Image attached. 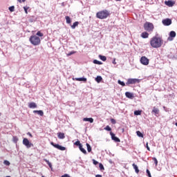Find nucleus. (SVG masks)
Segmentation results:
<instances>
[{"label": "nucleus", "mask_w": 177, "mask_h": 177, "mask_svg": "<svg viewBox=\"0 0 177 177\" xmlns=\"http://www.w3.org/2000/svg\"><path fill=\"white\" fill-rule=\"evenodd\" d=\"M112 63L113 64H117V62H115V58L113 59Z\"/></svg>", "instance_id": "48"}, {"label": "nucleus", "mask_w": 177, "mask_h": 177, "mask_svg": "<svg viewBox=\"0 0 177 177\" xmlns=\"http://www.w3.org/2000/svg\"><path fill=\"white\" fill-rule=\"evenodd\" d=\"M162 24H163V26H171L172 24V19H169V18H166L165 19L162 20Z\"/></svg>", "instance_id": "9"}, {"label": "nucleus", "mask_w": 177, "mask_h": 177, "mask_svg": "<svg viewBox=\"0 0 177 177\" xmlns=\"http://www.w3.org/2000/svg\"><path fill=\"white\" fill-rule=\"evenodd\" d=\"M93 164H94V165H97L99 164V162H97L95 159H93Z\"/></svg>", "instance_id": "44"}, {"label": "nucleus", "mask_w": 177, "mask_h": 177, "mask_svg": "<svg viewBox=\"0 0 177 177\" xmlns=\"http://www.w3.org/2000/svg\"><path fill=\"white\" fill-rule=\"evenodd\" d=\"M141 1H146V0H141Z\"/></svg>", "instance_id": "56"}, {"label": "nucleus", "mask_w": 177, "mask_h": 177, "mask_svg": "<svg viewBox=\"0 0 177 177\" xmlns=\"http://www.w3.org/2000/svg\"><path fill=\"white\" fill-rule=\"evenodd\" d=\"M18 2H19L20 3H21V0H17Z\"/></svg>", "instance_id": "52"}, {"label": "nucleus", "mask_w": 177, "mask_h": 177, "mask_svg": "<svg viewBox=\"0 0 177 177\" xmlns=\"http://www.w3.org/2000/svg\"><path fill=\"white\" fill-rule=\"evenodd\" d=\"M165 5H166V6H168L169 8H172L173 6H175V1H172V0L165 1Z\"/></svg>", "instance_id": "10"}, {"label": "nucleus", "mask_w": 177, "mask_h": 177, "mask_svg": "<svg viewBox=\"0 0 177 177\" xmlns=\"http://www.w3.org/2000/svg\"><path fill=\"white\" fill-rule=\"evenodd\" d=\"M34 114H38V115H40V117H43L44 115V111L39 110V111H33Z\"/></svg>", "instance_id": "14"}, {"label": "nucleus", "mask_w": 177, "mask_h": 177, "mask_svg": "<svg viewBox=\"0 0 177 177\" xmlns=\"http://www.w3.org/2000/svg\"><path fill=\"white\" fill-rule=\"evenodd\" d=\"M29 109H37V104L35 102H30L28 104Z\"/></svg>", "instance_id": "17"}, {"label": "nucleus", "mask_w": 177, "mask_h": 177, "mask_svg": "<svg viewBox=\"0 0 177 177\" xmlns=\"http://www.w3.org/2000/svg\"><path fill=\"white\" fill-rule=\"evenodd\" d=\"M144 28L146 31H153V30H154V25H153L152 23L146 22L144 24Z\"/></svg>", "instance_id": "4"}, {"label": "nucleus", "mask_w": 177, "mask_h": 177, "mask_svg": "<svg viewBox=\"0 0 177 177\" xmlns=\"http://www.w3.org/2000/svg\"><path fill=\"white\" fill-rule=\"evenodd\" d=\"M99 168H100V169L101 171L104 170V166H103V164H102V163H100V164H99Z\"/></svg>", "instance_id": "35"}, {"label": "nucleus", "mask_w": 177, "mask_h": 177, "mask_svg": "<svg viewBox=\"0 0 177 177\" xmlns=\"http://www.w3.org/2000/svg\"><path fill=\"white\" fill-rule=\"evenodd\" d=\"M111 122H112V124H115V120L111 119Z\"/></svg>", "instance_id": "46"}, {"label": "nucleus", "mask_w": 177, "mask_h": 177, "mask_svg": "<svg viewBox=\"0 0 177 177\" xmlns=\"http://www.w3.org/2000/svg\"><path fill=\"white\" fill-rule=\"evenodd\" d=\"M22 2H26V0H22Z\"/></svg>", "instance_id": "54"}, {"label": "nucleus", "mask_w": 177, "mask_h": 177, "mask_svg": "<svg viewBox=\"0 0 177 177\" xmlns=\"http://www.w3.org/2000/svg\"><path fill=\"white\" fill-rule=\"evenodd\" d=\"M22 143L27 149H30L34 146V145L31 143L28 138H24Z\"/></svg>", "instance_id": "6"}, {"label": "nucleus", "mask_w": 177, "mask_h": 177, "mask_svg": "<svg viewBox=\"0 0 177 177\" xmlns=\"http://www.w3.org/2000/svg\"><path fill=\"white\" fill-rule=\"evenodd\" d=\"M74 145H75V146H78L79 148L82 146V144H81V142H80V140L76 141L74 143Z\"/></svg>", "instance_id": "29"}, {"label": "nucleus", "mask_w": 177, "mask_h": 177, "mask_svg": "<svg viewBox=\"0 0 177 177\" xmlns=\"http://www.w3.org/2000/svg\"><path fill=\"white\" fill-rule=\"evenodd\" d=\"M36 35H37V37H44V33L41 32L40 31H38L36 33Z\"/></svg>", "instance_id": "37"}, {"label": "nucleus", "mask_w": 177, "mask_h": 177, "mask_svg": "<svg viewBox=\"0 0 177 177\" xmlns=\"http://www.w3.org/2000/svg\"><path fill=\"white\" fill-rule=\"evenodd\" d=\"M29 41L32 45H34V46H38V45L41 44V39L37 35L30 36Z\"/></svg>", "instance_id": "3"}, {"label": "nucleus", "mask_w": 177, "mask_h": 177, "mask_svg": "<svg viewBox=\"0 0 177 177\" xmlns=\"http://www.w3.org/2000/svg\"><path fill=\"white\" fill-rule=\"evenodd\" d=\"M45 162L48 165V167L52 169V163L49 162L47 159H44Z\"/></svg>", "instance_id": "33"}, {"label": "nucleus", "mask_w": 177, "mask_h": 177, "mask_svg": "<svg viewBox=\"0 0 177 177\" xmlns=\"http://www.w3.org/2000/svg\"><path fill=\"white\" fill-rule=\"evenodd\" d=\"M102 80H103V78L102 77V76H97L95 77V81L96 82L99 83L102 81Z\"/></svg>", "instance_id": "28"}, {"label": "nucleus", "mask_w": 177, "mask_h": 177, "mask_svg": "<svg viewBox=\"0 0 177 177\" xmlns=\"http://www.w3.org/2000/svg\"><path fill=\"white\" fill-rule=\"evenodd\" d=\"M133 169H135L136 174H138L139 172V167H138V165H136L135 163L133 165Z\"/></svg>", "instance_id": "21"}, {"label": "nucleus", "mask_w": 177, "mask_h": 177, "mask_svg": "<svg viewBox=\"0 0 177 177\" xmlns=\"http://www.w3.org/2000/svg\"><path fill=\"white\" fill-rule=\"evenodd\" d=\"M57 136L59 139H64V138H66V136H64V133H62V132L57 133Z\"/></svg>", "instance_id": "18"}, {"label": "nucleus", "mask_w": 177, "mask_h": 177, "mask_svg": "<svg viewBox=\"0 0 177 177\" xmlns=\"http://www.w3.org/2000/svg\"><path fill=\"white\" fill-rule=\"evenodd\" d=\"M80 151L83 153V154H87L88 153L86 152V150L82 147V145L79 148Z\"/></svg>", "instance_id": "27"}, {"label": "nucleus", "mask_w": 177, "mask_h": 177, "mask_svg": "<svg viewBox=\"0 0 177 177\" xmlns=\"http://www.w3.org/2000/svg\"><path fill=\"white\" fill-rule=\"evenodd\" d=\"M78 24H80V22L75 21V22L73 23V24L71 26V28H72L73 30H75V27H77Z\"/></svg>", "instance_id": "24"}, {"label": "nucleus", "mask_w": 177, "mask_h": 177, "mask_svg": "<svg viewBox=\"0 0 177 177\" xmlns=\"http://www.w3.org/2000/svg\"><path fill=\"white\" fill-rule=\"evenodd\" d=\"M110 16V12L107 10H104L97 12L96 17L97 19H101L102 20L107 19Z\"/></svg>", "instance_id": "2"}, {"label": "nucleus", "mask_w": 177, "mask_h": 177, "mask_svg": "<svg viewBox=\"0 0 177 177\" xmlns=\"http://www.w3.org/2000/svg\"><path fill=\"white\" fill-rule=\"evenodd\" d=\"M140 62L141 64H143V66H149V63L150 60L149 59V58H147L145 56H142L140 58Z\"/></svg>", "instance_id": "8"}, {"label": "nucleus", "mask_w": 177, "mask_h": 177, "mask_svg": "<svg viewBox=\"0 0 177 177\" xmlns=\"http://www.w3.org/2000/svg\"><path fill=\"white\" fill-rule=\"evenodd\" d=\"M126 97H128V99H133V93L131 92H126L125 93Z\"/></svg>", "instance_id": "13"}, {"label": "nucleus", "mask_w": 177, "mask_h": 177, "mask_svg": "<svg viewBox=\"0 0 177 177\" xmlns=\"http://www.w3.org/2000/svg\"><path fill=\"white\" fill-rule=\"evenodd\" d=\"M176 127H177V122L175 123Z\"/></svg>", "instance_id": "55"}, {"label": "nucleus", "mask_w": 177, "mask_h": 177, "mask_svg": "<svg viewBox=\"0 0 177 177\" xmlns=\"http://www.w3.org/2000/svg\"><path fill=\"white\" fill-rule=\"evenodd\" d=\"M27 135H28L29 136H30V138H32V134H31V133L28 132Z\"/></svg>", "instance_id": "49"}, {"label": "nucleus", "mask_w": 177, "mask_h": 177, "mask_svg": "<svg viewBox=\"0 0 177 177\" xmlns=\"http://www.w3.org/2000/svg\"><path fill=\"white\" fill-rule=\"evenodd\" d=\"M83 121L90 122V124H93V118H84Z\"/></svg>", "instance_id": "16"}, {"label": "nucleus", "mask_w": 177, "mask_h": 177, "mask_svg": "<svg viewBox=\"0 0 177 177\" xmlns=\"http://www.w3.org/2000/svg\"><path fill=\"white\" fill-rule=\"evenodd\" d=\"M109 162H110V164H113V160H109Z\"/></svg>", "instance_id": "51"}, {"label": "nucleus", "mask_w": 177, "mask_h": 177, "mask_svg": "<svg viewBox=\"0 0 177 177\" xmlns=\"http://www.w3.org/2000/svg\"><path fill=\"white\" fill-rule=\"evenodd\" d=\"M76 81H82L83 82H86V77H76Z\"/></svg>", "instance_id": "20"}, {"label": "nucleus", "mask_w": 177, "mask_h": 177, "mask_svg": "<svg viewBox=\"0 0 177 177\" xmlns=\"http://www.w3.org/2000/svg\"><path fill=\"white\" fill-rule=\"evenodd\" d=\"M50 145L53 146L55 149H57V150H61V151H64L66 150V147H63L59 144H55V142H51Z\"/></svg>", "instance_id": "7"}, {"label": "nucleus", "mask_w": 177, "mask_h": 177, "mask_svg": "<svg viewBox=\"0 0 177 177\" xmlns=\"http://www.w3.org/2000/svg\"><path fill=\"white\" fill-rule=\"evenodd\" d=\"M65 19L66 21L67 24H71V18H70V17L66 16Z\"/></svg>", "instance_id": "22"}, {"label": "nucleus", "mask_w": 177, "mask_h": 177, "mask_svg": "<svg viewBox=\"0 0 177 177\" xmlns=\"http://www.w3.org/2000/svg\"><path fill=\"white\" fill-rule=\"evenodd\" d=\"M136 133H137V136H138V138H143V133H142V132L137 131Z\"/></svg>", "instance_id": "30"}, {"label": "nucleus", "mask_w": 177, "mask_h": 177, "mask_svg": "<svg viewBox=\"0 0 177 177\" xmlns=\"http://www.w3.org/2000/svg\"><path fill=\"white\" fill-rule=\"evenodd\" d=\"M145 147H146V149H147L149 151H150V147H149V142H147V143H146Z\"/></svg>", "instance_id": "43"}, {"label": "nucleus", "mask_w": 177, "mask_h": 177, "mask_svg": "<svg viewBox=\"0 0 177 177\" xmlns=\"http://www.w3.org/2000/svg\"><path fill=\"white\" fill-rule=\"evenodd\" d=\"M3 164H4V165L9 166V165H10V162H9V160H4Z\"/></svg>", "instance_id": "38"}, {"label": "nucleus", "mask_w": 177, "mask_h": 177, "mask_svg": "<svg viewBox=\"0 0 177 177\" xmlns=\"http://www.w3.org/2000/svg\"><path fill=\"white\" fill-rule=\"evenodd\" d=\"M95 177H102V176L100 174H97V175H95Z\"/></svg>", "instance_id": "50"}, {"label": "nucleus", "mask_w": 177, "mask_h": 177, "mask_svg": "<svg viewBox=\"0 0 177 177\" xmlns=\"http://www.w3.org/2000/svg\"><path fill=\"white\" fill-rule=\"evenodd\" d=\"M24 10L25 11V13H28V12L27 10H28V7H24Z\"/></svg>", "instance_id": "45"}, {"label": "nucleus", "mask_w": 177, "mask_h": 177, "mask_svg": "<svg viewBox=\"0 0 177 177\" xmlns=\"http://www.w3.org/2000/svg\"><path fill=\"white\" fill-rule=\"evenodd\" d=\"M62 177H70V175L68 174H64L62 176Z\"/></svg>", "instance_id": "47"}, {"label": "nucleus", "mask_w": 177, "mask_h": 177, "mask_svg": "<svg viewBox=\"0 0 177 177\" xmlns=\"http://www.w3.org/2000/svg\"><path fill=\"white\" fill-rule=\"evenodd\" d=\"M118 84H119V85H121L122 86H125V82L121 81V80H118Z\"/></svg>", "instance_id": "32"}, {"label": "nucleus", "mask_w": 177, "mask_h": 177, "mask_svg": "<svg viewBox=\"0 0 177 177\" xmlns=\"http://www.w3.org/2000/svg\"><path fill=\"white\" fill-rule=\"evenodd\" d=\"M0 115H1V113H0Z\"/></svg>", "instance_id": "57"}, {"label": "nucleus", "mask_w": 177, "mask_h": 177, "mask_svg": "<svg viewBox=\"0 0 177 177\" xmlns=\"http://www.w3.org/2000/svg\"><path fill=\"white\" fill-rule=\"evenodd\" d=\"M141 37L142 38L146 39V38H149V32H144L141 34Z\"/></svg>", "instance_id": "19"}, {"label": "nucleus", "mask_w": 177, "mask_h": 177, "mask_svg": "<svg viewBox=\"0 0 177 177\" xmlns=\"http://www.w3.org/2000/svg\"><path fill=\"white\" fill-rule=\"evenodd\" d=\"M169 37H168V41H174V39L175 38V37H176V32L174 30H171L170 32H169Z\"/></svg>", "instance_id": "11"}, {"label": "nucleus", "mask_w": 177, "mask_h": 177, "mask_svg": "<svg viewBox=\"0 0 177 177\" xmlns=\"http://www.w3.org/2000/svg\"><path fill=\"white\" fill-rule=\"evenodd\" d=\"M153 161H154L155 165L156 167H157V165H158V160H157L156 158H152Z\"/></svg>", "instance_id": "34"}, {"label": "nucleus", "mask_w": 177, "mask_h": 177, "mask_svg": "<svg viewBox=\"0 0 177 177\" xmlns=\"http://www.w3.org/2000/svg\"><path fill=\"white\" fill-rule=\"evenodd\" d=\"M86 145L87 147L88 153H91V151H92V147H91V145H89L88 143H86Z\"/></svg>", "instance_id": "23"}, {"label": "nucleus", "mask_w": 177, "mask_h": 177, "mask_svg": "<svg viewBox=\"0 0 177 177\" xmlns=\"http://www.w3.org/2000/svg\"><path fill=\"white\" fill-rule=\"evenodd\" d=\"M140 114H142V111H134V115H140Z\"/></svg>", "instance_id": "31"}, {"label": "nucleus", "mask_w": 177, "mask_h": 177, "mask_svg": "<svg viewBox=\"0 0 177 177\" xmlns=\"http://www.w3.org/2000/svg\"><path fill=\"white\" fill-rule=\"evenodd\" d=\"M152 113H153L155 114V115L157 117V115L160 114V109L158 108H156V106H154L153 108Z\"/></svg>", "instance_id": "15"}, {"label": "nucleus", "mask_w": 177, "mask_h": 177, "mask_svg": "<svg viewBox=\"0 0 177 177\" xmlns=\"http://www.w3.org/2000/svg\"><path fill=\"white\" fill-rule=\"evenodd\" d=\"M99 58L100 59V60H102V62H106V60H107V57H106V56L104 55H99Z\"/></svg>", "instance_id": "25"}, {"label": "nucleus", "mask_w": 177, "mask_h": 177, "mask_svg": "<svg viewBox=\"0 0 177 177\" xmlns=\"http://www.w3.org/2000/svg\"><path fill=\"white\" fill-rule=\"evenodd\" d=\"M75 53H76L75 51H71L67 54V56H71V55H74Z\"/></svg>", "instance_id": "42"}, {"label": "nucleus", "mask_w": 177, "mask_h": 177, "mask_svg": "<svg viewBox=\"0 0 177 177\" xmlns=\"http://www.w3.org/2000/svg\"><path fill=\"white\" fill-rule=\"evenodd\" d=\"M115 1H117L118 2H120V1H122V0H115Z\"/></svg>", "instance_id": "53"}, {"label": "nucleus", "mask_w": 177, "mask_h": 177, "mask_svg": "<svg viewBox=\"0 0 177 177\" xmlns=\"http://www.w3.org/2000/svg\"><path fill=\"white\" fill-rule=\"evenodd\" d=\"M93 63H94V64H98V65H102L103 64V63L97 59H94L93 61Z\"/></svg>", "instance_id": "26"}, {"label": "nucleus", "mask_w": 177, "mask_h": 177, "mask_svg": "<svg viewBox=\"0 0 177 177\" xmlns=\"http://www.w3.org/2000/svg\"><path fill=\"white\" fill-rule=\"evenodd\" d=\"M110 135H111V138L112 140H113L116 142H121V140H120V138H118V137L115 136V134L114 133L111 131Z\"/></svg>", "instance_id": "12"}, {"label": "nucleus", "mask_w": 177, "mask_h": 177, "mask_svg": "<svg viewBox=\"0 0 177 177\" xmlns=\"http://www.w3.org/2000/svg\"><path fill=\"white\" fill-rule=\"evenodd\" d=\"M8 10H10V12H15V6L9 7Z\"/></svg>", "instance_id": "36"}, {"label": "nucleus", "mask_w": 177, "mask_h": 177, "mask_svg": "<svg viewBox=\"0 0 177 177\" xmlns=\"http://www.w3.org/2000/svg\"><path fill=\"white\" fill-rule=\"evenodd\" d=\"M105 131H108L109 132H110L111 131V127H110V126H106V127H104Z\"/></svg>", "instance_id": "39"}, {"label": "nucleus", "mask_w": 177, "mask_h": 177, "mask_svg": "<svg viewBox=\"0 0 177 177\" xmlns=\"http://www.w3.org/2000/svg\"><path fill=\"white\" fill-rule=\"evenodd\" d=\"M162 44H164V40L161 37L156 36L152 37L150 41L151 46L155 48H161Z\"/></svg>", "instance_id": "1"}, {"label": "nucleus", "mask_w": 177, "mask_h": 177, "mask_svg": "<svg viewBox=\"0 0 177 177\" xmlns=\"http://www.w3.org/2000/svg\"><path fill=\"white\" fill-rule=\"evenodd\" d=\"M140 82V80L136 78H129L127 80L126 82V85H133L135 84H139Z\"/></svg>", "instance_id": "5"}, {"label": "nucleus", "mask_w": 177, "mask_h": 177, "mask_svg": "<svg viewBox=\"0 0 177 177\" xmlns=\"http://www.w3.org/2000/svg\"><path fill=\"white\" fill-rule=\"evenodd\" d=\"M146 172L148 177H151V174L150 173V170L147 169Z\"/></svg>", "instance_id": "41"}, {"label": "nucleus", "mask_w": 177, "mask_h": 177, "mask_svg": "<svg viewBox=\"0 0 177 177\" xmlns=\"http://www.w3.org/2000/svg\"><path fill=\"white\" fill-rule=\"evenodd\" d=\"M13 142L14 143H17V142H19V138L16 136L13 137Z\"/></svg>", "instance_id": "40"}]
</instances>
